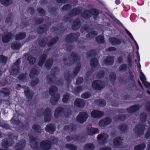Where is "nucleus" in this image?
<instances>
[{
  "mask_svg": "<svg viewBox=\"0 0 150 150\" xmlns=\"http://www.w3.org/2000/svg\"><path fill=\"white\" fill-rule=\"evenodd\" d=\"M81 67V64L80 63L77 64L76 66L73 69L71 72L69 71H67L64 73V76L65 80L68 82H70L71 79L75 78L77 75Z\"/></svg>",
  "mask_w": 150,
  "mask_h": 150,
  "instance_id": "f257e3e1",
  "label": "nucleus"
},
{
  "mask_svg": "<svg viewBox=\"0 0 150 150\" xmlns=\"http://www.w3.org/2000/svg\"><path fill=\"white\" fill-rule=\"evenodd\" d=\"M79 59V56L75 53H73L68 57H64L62 61L64 65L70 66L73 64L76 61Z\"/></svg>",
  "mask_w": 150,
  "mask_h": 150,
  "instance_id": "f03ea898",
  "label": "nucleus"
},
{
  "mask_svg": "<svg viewBox=\"0 0 150 150\" xmlns=\"http://www.w3.org/2000/svg\"><path fill=\"white\" fill-rule=\"evenodd\" d=\"M10 139L7 140L6 139H4L1 143L2 146L5 148L7 147L12 145L14 143V142L13 141L12 139H16L17 138V137L14 136L12 134H9L8 135Z\"/></svg>",
  "mask_w": 150,
  "mask_h": 150,
  "instance_id": "7ed1b4c3",
  "label": "nucleus"
},
{
  "mask_svg": "<svg viewBox=\"0 0 150 150\" xmlns=\"http://www.w3.org/2000/svg\"><path fill=\"white\" fill-rule=\"evenodd\" d=\"M81 12V9L79 8H75L71 10L68 13V17L67 15L64 17V19L66 21H71L70 17L75 16L79 14Z\"/></svg>",
  "mask_w": 150,
  "mask_h": 150,
  "instance_id": "20e7f679",
  "label": "nucleus"
},
{
  "mask_svg": "<svg viewBox=\"0 0 150 150\" xmlns=\"http://www.w3.org/2000/svg\"><path fill=\"white\" fill-rule=\"evenodd\" d=\"M21 62L20 58L18 59L11 67L10 73L12 75H16L20 73L19 65Z\"/></svg>",
  "mask_w": 150,
  "mask_h": 150,
  "instance_id": "39448f33",
  "label": "nucleus"
},
{
  "mask_svg": "<svg viewBox=\"0 0 150 150\" xmlns=\"http://www.w3.org/2000/svg\"><path fill=\"white\" fill-rule=\"evenodd\" d=\"M80 35L79 33H71L69 34L65 38V40L67 42H71L73 41H76L77 43H79V41L77 40L78 37Z\"/></svg>",
  "mask_w": 150,
  "mask_h": 150,
  "instance_id": "423d86ee",
  "label": "nucleus"
},
{
  "mask_svg": "<svg viewBox=\"0 0 150 150\" xmlns=\"http://www.w3.org/2000/svg\"><path fill=\"white\" fill-rule=\"evenodd\" d=\"M58 71V68L56 67L53 68L51 70L50 74L48 75L47 77L46 80L48 83L50 84H53V79H56L55 74Z\"/></svg>",
  "mask_w": 150,
  "mask_h": 150,
  "instance_id": "0eeeda50",
  "label": "nucleus"
},
{
  "mask_svg": "<svg viewBox=\"0 0 150 150\" xmlns=\"http://www.w3.org/2000/svg\"><path fill=\"white\" fill-rule=\"evenodd\" d=\"M108 137V135L105 133H102L98 134L97 136V139L99 144L103 145L105 144Z\"/></svg>",
  "mask_w": 150,
  "mask_h": 150,
  "instance_id": "6e6552de",
  "label": "nucleus"
},
{
  "mask_svg": "<svg viewBox=\"0 0 150 150\" xmlns=\"http://www.w3.org/2000/svg\"><path fill=\"white\" fill-rule=\"evenodd\" d=\"M92 86L94 89L99 90L103 89L104 87L103 82L100 80H96L92 84Z\"/></svg>",
  "mask_w": 150,
  "mask_h": 150,
  "instance_id": "1a4fd4ad",
  "label": "nucleus"
},
{
  "mask_svg": "<svg viewBox=\"0 0 150 150\" xmlns=\"http://www.w3.org/2000/svg\"><path fill=\"white\" fill-rule=\"evenodd\" d=\"M44 121L46 122L50 121L52 117L51 111L50 108H47L44 112Z\"/></svg>",
  "mask_w": 150,
  "mask_h": 150,
  "instance_id": "9d476101",
  "label": "nucleus"
},
{
  "mask_svg": "<svg viewBox=\"0 0 150 150\" xmlns=\"http://www.w3.org/2000/svg\"><path fill=\"white\" fill-rule=\"evenodd\" d=\"M52 145L51 142L49 140L43 141L41 142L40 147L43 150L50 149Z\"/></svg>",
  "mask_w": 150,
  "mask_h": 150,
  "instance_id": "9b49d317",
  "label": "nucleus"
},
{
  "mask_svg": "<svg viewBox=\"0 0 150 150\" xmlns=\"http://www.w3.org/2000/svg\"><path fill=\"white\" fill-rule=\"evenodd\" d=\"M30 143L31 147L35 150H38L39 146L38 144V142L36 140L37 138L33 136H30Z\"/></svg>",
  "mask_w": 150,
  "mask_h": 150,
  "instance_id": "f8f14e48",
  "label": "nucleus"
},
{
  "mask_svg": "<svg viewBox=\"0 0 150 150\" xmlns=\"http://www.w3.org/2000/svg\"><path fill=\"white\" fill-rule=\"evenodd\" d=\"M88 117L87 114L85 112H80L77 117V120L79 122L83 123L84 122Z\"/></svg>",
  "mask_w": 150,
  "mask_h": 150,
  "instance_id": "ddd939ff",
  "label": "nucleus"
},
{
  "mask_svg": "<svg viewBox=\"0 0 150 150\" xmlns=\"http://www.w3.org/2000/svg\"><path fill=\"white\" fill-rule=\"evenodd\" d=\"M111 122V118L106 117L100 120L99 122V125L101 127H105L110 124Z\"/></svg>",
  "mask_w": 150,
  "mask_h": 150,
  "instance_id": "4468645a",
  "label": "nucleus"
},
{
  "mask_svg": "<svg viewBox=\"0 0 150 150\" xmlns=\"http://www.w3.org/2000/svg\"><path fill=\"white\" fill-rule=\"evenodd\" d=\"M12 36L13 34L11 33H5L2 36V41L4 43H7L9 41Z\"/></svg>",
  "mask_w": 150,
  "mask_h": 150,
  "instance_id": "2eb2a0df",
  "label": "nucleus"
},
{
  "mask_svg": "<svg viewBox=\"0 0 150 150\" xmlns=\"http://www.w3.org/2000/svg\"><path fill=\"white\" fill-rule=\"evenodd\" d=\"M23 58L26 59L30 64H33L35 62V58L29 54H24Z\"/></svg>",
  "mask_w": 150,
  "mask_h": 150,
  "instance_id": "dca6fc26",
  "label": "nucleus"
},
{
  "mask_svg": "<svg viewBox=\"0 0 150 150\" xmlns=\"http://www.w3.org/2000/svg\"><path fill=\"white\" fill-rule=\"evenodd\" d=\"M25 89L24 93L26 97L28 99H31L33 95V92L30 90L29 88L27 86L22 87Z\"/></svg>",
  "mask_w": 150,
  "mask_h": 150,
  "instance_id": "f3484780",
  "label": "nucleus"
},
{
  "mask_svg": "<svg viewBox=\"0 0 150 150\" xmlns=\"http://www.w3.org/2000/svg\"><path fill=\"white\" fill-rule=\"evenodd\" d=\"M114 56H108L106 57L104 60V63L107 65H111L114 62Z\"/></svg>",
  "mask_w": 150,
  "mask_h": 150,
  "instance_id": "a211bd4d",
  "label": "nucleus"
},
{
  "mask_svg": "<svg viewBox=\"0 0 150 150\" xmlns=\"http://www.w3.org/2000/svg\"><path fill=\"white\" fill-rule=\"evenodd\" d=\"M82 25L81 22L79 19H75L73 23V24L72 26V29L76 30L79 28Z\"/></svg>",
  "mask_w": 150,
  "mask_h": 150,
  "instance_id": "6ab92c4d",
  "label": "nucleus"
},
{
  "mask_svg": "<svg viewBox=\"0 0 150 150\" xmlns=\"http://www.w3.org/2000/svg\"><path fill=\"white\" fill-rule=\"evenodd\" d=\"M55 127L54 125L50 123L47 124L45 128L46 131L49 132L50 134H52L55 130Z\"/></svg>",
  "mask_w": 150,
  "mask_h": 150,
  "instance_id": "aec40b11",
  "label": "nucleus"
},
{
  "mask_svg": "<svg viewBox=\"0 0 150 150\" xmlns=\"http://www.w3.org/2000/svg\"><path fill=\"white\" fill-rule=\"evenodd\" d=\"M84 105L85 103L83 100L81 99H76L74 102V105L79 108H83Z\"/></svg>",
  "mask_w": 150,
  "mask_h": 150,
  "instance_id": "412c9836",
  "label": "nucleus"
},
{
  "mask_svg": "<svg viewBox=\"0 0 150 150\" xmlns=\"http://www.w3.org/2000/svg\"><path fill=\"white\" fill-rule=\"evenodd\" d=\"M140 79L144 86L147 88L150 89V83L145 81L146 78L143 73L140 71Z\"/></svg>",
  "mask_w": 150,
  "mask_h": 150,
  "instance_id": "4be33fe9",
  "label": "nucleus"
},
{
  "mask_svg": "<svg viewBox=\"0 0 150 150\" xmlns=\"http://www.w3.org/2000/svg\"><path fill=\"white\" fill-rule=\"evenodd\" d=\"M145 130V126L142 125H139L135 127L134 130L135 132L140 134L143 133Z\"/></svg>",
  "mask_w": 150,
  "mask_h": 150,
  "instance_id": "5701e85b",
  "label": "nucleus"
},
{
  "mask_svg": "<svg viewBox=\"0 0 150 150\" xmlns=\"http://www.w3.org/2000/svg\"><path fill=\"white\" fill-rule=\"evenodd\" d=\"M26 144V142L25 140H23L17 144L16 146V150H23V148Z\"/></svg>",
  "mask_w": 150,
  "mask_h": 150,
  "instance_id": "b1692460",
  "label": "nucleus"
},
{
  "mask_svg": "<svg viewBox=\"0 0 150 150\" xmlns=\"http://www.w3.org/2000/svg\"><path fill=\"white\" fill-rule=\"evenodd\" d=\"M139 108V105H134L131 106L127 109V111L129 113H132L136 112Z\"/></svg>",
  "mask_w": 150,
  "mask_h": 150,
  "instance_id": "393cba45",
  "label": "nucleus"
},
{
  "mask_svg": "<svg viewBox=\"0 0 150 150\" xmlns=\"http://www.w3.org/2000/svg\"><path fill=\"white\" fill-rule=\"evenodd\" d=\"M60 98V95L57 94L54 96H52L50 100V102L52 105H55Z\"/></svg>",
  "mask_w": 150,
  "mask_h": 150,
  "instance_id": "a878e982",
  "label": "nucleus"
},
{
  "mask_svg": "<svg viewBox=\"0 0 150 150\" xmlns=\"http://www.w3.org/2000/svg\"><path fill=\"white\" fill-rule=\"evenodd\" d=\"M111 43L113 45H119L121 44L122 40H120L115 38H112L109 39Z\"/></svg>",
  "mask_w": 150,
  "mask_h": 150,
  "instance_id": "bb28decb",
  "label": "nucleus"
},
{
  "mask_svg": "<svg viewBox=\"0 0 150 150\" xmlns=\"http://www.w3.org/2000/svg\"><path fill=\"white\" fill-rule=\"evenodd\" d=\"M91 115L94 117H100L104 115L103 112L96 110L92 111L91 113Z\"/></svg>",
  "mask_w": 150,
  "mask_h": 150,
  "instance_id": "cd10ccee",
  "label": "nucleus"
},
{
  "mask_svg": "<svg viewBox=\"0 0 150 150\" xmlns=\"http://www.w3.org/2000/svg\"><path fill=\"white\" fill-rule=\"evenodd\" d=\"M63 112V109L62 107L57 108L55 110L54 113V117L57 118L62 114Z\"/></svg>",
  "mask_w": 150,
  "mask_h": 150,
  "instance_id": "c85d7f7f",
  "label": "nucleus"
},
{
  "mask_svg": "<svg viewBox=\"0 0 150 150\" xmlns=\"http://www.w3.org/2000/svg\"><path fill=\"white\" fill-rule=\"evenodd\" d=\"M58 91L57 88L55 86L52 85L50 87L49 91L50 94L52 96L55 95Z\"/></svg>",
  "mask_w": 150,
  "mask_h": 150,
  "instance_id": "c756f323",
  "label": "nucleus"
},
{
  "mask_svg": "<svg viewBox=\"0 0 150 150\" xmlns=\"http://www.w3.org/2000/svg\"><path fill=\"white\" fill-rule=\"evenodd\" d=\"M98 132V130L96 128H88L86 130L87 134L89 135H93Z\"/></svg>",
  "mask_w": 150,
  "mask_h": 150,
  "instance_id": "7c9ffc66",
  "label": "nucleus"
},
{
  "mask_svg": "<svg viewBox=\"0 0 150 150\" xmlns=\"http://www.w3.org/2000/svg\"><path fill=\"white\" fill-rule=\"evenodd\" d=\"M122 137H117L113 140L114 144L115 146H120L122 144Z\"/></svg>",
  "mask_w": 150,
  "mask_h": 150,
  "instance_id": "2f4dec72",
  "label": "nucleus"
},
{
  "mask_svg": "<svg viewBox=\"0 0 150 150\" xmlns=\"http://www.w3.org/2000/svg\"><path fill=\"white\" fill-rule=\"evenodd\" d=\"M47 28V25H41L38 28L37 32L38 33L42 34L46 31Z\"/></svg>",
  "mask_w": 150,
  "mask_h": 150,
  "instance_id": "473e14b6",
  "label": "nucleus"
},
{
  "mask_svg": "<svg viewBox=\"0 0 150 150\" xmlns=\"http://www.w3.org/2000/svg\"><path fill=\"white\" fill-rule=\"evenodd\" d=\"M32 128L35 132L39 133H41L42 131L40 126L37 124H33L32 126Z\"/></svg>",
  "mask_w": 150,
  "mask_h": 150,
  "instance_id": "72a5a7b5",
  "label": "nucleus"
},
{
  "mask_svg": "<svg viewBox=\"0 0 150 150\" xmlns=\"http://www.w3.org/2000/svg\"><path fill=\"white\" fill-rule=\"evenodd\" d=\"M98 34L97 31L94 30H92L88 33L86 35V37L88 39H90L93 38L95 36Z\"/></svg>",
  "mask_w": 150,
  "mask_h": 150,
  "instance_id": "f704fd0d",
  "label": "nucleus"
},
{
  "mask_svg": "<svg viewBox=\"0 0 150 150\" xmlns=\"http://www.w3.org/2000/svg\"><path fill=\"white\" fill-rule=\"evenodd\" d=\"M53 62V60L52 59H49L46 61L45 64V66L47 69H50L52 66Z\"/></svg>",
  "mask_w": 150,
  "mask_h": 150,
  "instance_id": "c9c22d12",
  "label": "nucleus"
},
{
  "mask_svg": "<svg viewBox=\"0 0 150 150\" xmlns=\"http://www.w3.org/2000/svg\"><path fill=\"white\" fill-rule=\"evenodd\" d=\"M21 45L20 43L17 42H13L12 43L11 47L13 50H19L21 47Z\"/></svg>",
  "mask_w": 150,
  "mask_h": 150,
  "instance_id": "e433bc0d",
  "label": "nucleus"
},
{
  "mask_svg": "<svg viewBox=\"0 0 150 150\" xmlns=\"http://www.w3.org/2000/svg\"><path fill=\"white\" fill-rule=\"evenodd\" d=\"M95 146L92 143H88L84 146V150H93L95 149Z\"/></svg>",
  "mask_w": 150,
  "mask_h": 150,
  "instance_id": "4c0bfd02",
  "label": "nucleus"
},
{
  "mask_svg": "<svg viewBox=\"0 0 150 150\" xmlns=\"http://www.w3.org/2000/svg\"><path fill=\"white\" fill-rule=\"evenodd\" d=\"M26 35V33L24 32L20 33L19 34L15 35L16 39L20 40L24 39L25 38Z\"/></svg>",
  "mask_w": 150,
  "mask_h": 150,
  "instance_id": "58836bf2",
  "label": "nucleus"
},
{
  "mask_svg": "<svg viewBox=\"0 0 150 150\" xmlns=\"http://www.w3.org/2000/svg\"><path fill=\"white\" fill-rule=\"evenodd\" d=\"M58 39L59 38L57 37H55L54 38L52 39L48 43V47H50L53 46L57 42L58 40Z\"/></svg>",
  "mask_w": 150,
  "mask_h": 150,
  "instance_id": "ea45409f",
  "label": "nucleus"
},
{
  "mask_svg": "<svg viewBox=\"0 0 150 150\" xmlns=\"http://www.w3.org/2000/svg\"><path fill=\"white\" fill-rule=\"evenodd\" d=\"M98 63V60L96 58L91 59L90 61V65L92 68H95Z\"/></svg>",
  "mask_w": 150,
  "mask_h": 150,
  "instance_id": "a19ab883",
  "label": "nucleus"
},
{
  "mask_svg": "<svg viewBox=\"0 0 150 150\" xmlns=\"http://www.w3.org/2000/svg\"><path fill=\"white\" fill-rule=\"evenodd\" d=\"M11 121L12 124L16 125L18 124L20 122V121L18 119V115H14Z\"/></svg>",
  "mask_w": 150,
  "mask_h": 150,
  "instance_id": "79ce46f5",
  "label": "nucleus"
},
{
  "mask_svg": "<svg viewBox=\"0 0 150 150\" xmlns=\"http://www.w3.org/2000/svg\"><path fill=\"white\" fill-rule=\"evenodd\" d=\"M81 16L85 18H89L91 16L90 10H85L82 13Z\"/></svg>",
  "mask_w": 150,
  "mask_h": 150,
  "instance_id": "37998d69",
  "label": "nucleus"
},
{
  "mask_svg": "<svg viewBox=\"0 0 150 150\" xmlns=\"http://www.w3.org/2000/svg\"><path fill=\"white\" fill-rule=\"evenodd\" d=\"M145 147L146 145L145 144L142 143L135 146L134 149L135 150H144Z\"/></svg>",
  "mask_w": 150,
  "mask_h": 150,
  "instance_id": "c03bdc74",
  "label": "nucleus"
},
{
  "mask_svg": "<svg viewBox=\"0 0 150 150\" xmlns=\"http://www.w3.org/2000/svg\"><path fill=\"white\" fill-rule=\"evenodd\" d=\"M66 139L67 141L69 142L71 141L72 140L76 141L79 139V137L76 135H74L73 136L70 135L67 137H66Z\"/></svg>",
  "mask_w": 150,
  "mask_h": 150,
  "instance_id": "a18cd8bd",
  "label": "nucleus"
},
{
  "mask_svg": "<svg viewBox=\"0 0 150 150\" xmlns=\"http://www.w3.org/2000/svg\"><path fill=\"white\" fill-rule=\"evenodd\" d=\"M1 95H4L6 96H8L10 94L9 90L6 88H2L0 91Z\"/></svg>",
  "mask_w": 150,
  "mask_h": 150,
  "instance_id": "49530a36",
  "label": "nucleus"
},
{
  "mask_svg": "<svg viewBox=\"0 0 150 150\" xmlns=\"http://www.w3.org/2000/svg\"><path fill=\"white\" fill-rule=\"evenodd\" d=\"M46 57L47 55L46 54H42L38 62V65L39 66H41L43 64Z\"/></svg>",
  "mask_w": 150,
  "mask_h": 150,
  "instance_id": "de8ad7c7",
  "label": "nucleus"
},
{
  "mask_svg": "<svg viewBox=\"0 0 150 150\" xmlns=\"http://www.w3.org/2000/svg\"><path fill=\"white\" fill-rule=\"evenodd\" d=\"M65 146L67 148L71 150H76L77 147L74 144H66Z\"/></svg>",
  "mask_w": 150,
  "mask_h": 150,
  "instance_id": "09e8293b",
  "label": "nucleus"
},
{
  "mask_svg": "<svg viewBox=\"0 0 150 150\" xmlns=\"http://www.w3.org/2000/svg\"><path fill=\"white\" fill-rule=\"evenodd\" d=\"M95 102L96 103L99 105L100 106H104L106 105L105 101L102 99L95 100Z\"/></svg>",
  "mask_w": 150,
  "mask_h": 150,
  "instance_id": "8fccbe9b",
  "label": "nucleus"
},
{
  "mask_svg": "<svg viewBox=\"0 0 150 150\" xmlns=\"http://www.w3.org/2000/svg\"><path fill=\"white\" fill-rule=\"evenodd\" d=\"M47 39L46 38H44L42 40L40 41L39 42V45L41 47H44L46 46L47 42Z\"/></svg>",
  "mask_w": 150,
  "mask_h": 150,
  "instance_id": "3c124183",
  "label": "nucleus"
},
{
  "mask_svg": "<svg viewBox=\"0 0 150 150\" xmlns=\"http://www.w3.org/2000/svg\"><path fill=\"white\" fill-rule=\"evenodd\" d=\"M12 0H1V4L4 6H8L12 4Z\"/></svg>",
  "mask_w": 150,
  "mask_h": 150,
  "instance_id": "603ef678",
  "label": "nucleus"
},
{
  "mask_svg": "<svg viewBox=\"0 0 150 150\" xmlns=\"http://www.w3.org/2000/svg\"><path fill=\"white\" fill-rule=\"evenodd\" d=\"M38 71L35 69L33 68L31 71L29 76L31 78H33L35 75L38 74Z\"/></svg>",
  "mask_w": 150,
  "mask_h": 150,
  "instance_id": "864d4df0",
  "label": "nucleus"
},
{
  "mask_svg": "<svg viewBox=\"0 0 150 150\" xmlns=\"http://www.w3.org/2000/svg\"><path fill=\"white\" fill-rule=\"evenodd\" d=\"M82 90V86H80L76 87L73 90V93L75 94H77L79 93Z\"/></svg>",
  "mask_w": 150,
  "mask_h": 150,
  "instance_id": "5fc2aeb1",
  "label": "nucleus"
},
{
  "mask_svg": "<svg viewBox=\"0 0 150 150\" xmlns=\"http://www.w3.org/2000/svg\"><path fill=\"white\" fill-rule=\"evenodd\" d=\"M69 98L70 95L69 93H67L63 96L62 100L64 103H67Z\"/></svg>",
  "mask_w": 150,
  "mask_h": 150,
  "instance_id": "6e6d98bb",
  "label": "nucleus"
},
{
  "mask_svg": "<svg viewBox=\"0 0 150 150\" xmlns=\"http://www.w3.org/2000/svg\"><path fill=\"white\" fill-rule=\"evenodd\" d=\"M97 42L99 43H103L104 42V38L102 36H98L96 38Z\"/></svg>",
  "mask_w": 150,
  "mask_h": 150,
  "instance_id": "4d7b16f0",
  "label": "nucleus"
},
{
  "mask_svg": "<svg viewBox=\"0 0 150 150\" xmlns=\"http://www.w3.org/2000/svg\"><path fill=\"white\" fill-rule=\"evenodd\" d=\"M125 119V116L124 115H117L115 117V119L116 121H123Z\"/></svg>",
  "mask_w": 150,
  "mask_h": 150,
  "instance_id": "13d9d810",
  "label": "nucleus"
},
{
  "mask_svg": "<svg viewBox=\"0 0 150 150\" xmlns=\"http://www.w3.org/2000/svg\"><path fill=\"white\" fill-rule=\"evenodd\" d=\"M71 8V6L69 4H66L63 6L61 8V11L62 12H63L64 11L69 10Z\"/></svg>",
  "mask_w": 150,
  "mask_h": 150,
  "instance_id": "bf43d9fd",
  "label": "nucleus"
},
{
  "mask_svg": "<svg viewBox=\"0 0 150 150\" xmlns=\"http://www.w3.org/2000/svg\"><path fill=\"white\" fill-rule=\"evenodd\" d=\"M147 119L146 115L144 113L141 114L140 116V120L142 123L145 122Z\"/></svg>",
  "mask_w": 150,
  "mask_h": 150,
  "instance_id": "052dcab7",
  "label": "nucleus"
},
{
  "mask_svg": "<svg viewBox=\"0 0 150 150\" xmlns=\"http://www.w3.org/2000/svg\"><path fill=\"white\" fill-rule=\"evenodd\" d=\"M90 10V11L91 13V15H93L94 16H97L99 14V11L98 10L92 8Z\"/></svg>",
  "mask_w": 150,
  "mask_h": 150,
  "instance_id": "680f3d73",
  "label": "nucleus"
},
{
  "mask_svg": "<svg viewBox=\"0 0 150 150\" xmlns=\"http://www.w3.org/2000/svg\"><path fill=\"white\" fill-rule=\"evenodd\" d=\"M57 78H56L55 79H53V83H55L57 85H62L63 82V80L62 79H59L57 80Z\"/></svg>",
  "mask_w": 150,
  "mask_h": 150,
  "instance_id": "e2e57ef3",
  "label": "nucleus"
},
{
  "mask_svg": "<svg viewBox=\"0 0 150 150\" xmlns=\"http://www.w3.org/2000/svg\"><path fill=\"white\" fill-rule=\"evenodd\" d=\"M89 29V26L87 25H84L82 26L81 29V33H83L84 31L88 32Z\"/></svg>",
  "mask_w": 150,
  "mask_h": 150,
  "instance_id": "0e129e2a",
  "label": "nucleus"
},
{
  "mask_svg": "<svg viewBox=\"0 0 150 150\" xmlns=\"http://www.w3.org/2000/svg\"><path fill=\"white\" fill-rule=\"evenodd\" d=\"M109 78L110 80L112 83H113L115 82L116 79V75L114 73H112L109 75Z\"/></svg>",
  "mask_w": 150,
  "mask_h": 150,
  "instance_id": "69168bd1",
  "label": "nucleus"
},
{
  "mask_svg": "<svg viewBox=\"0 0 150 150\" xmlns=\"http://www.w3.org/2000/svg\"><path fill=\"white\" fill-rule=\"evenodd\" d=\"M127 67L125 64H123L121 65L119 67V70L120 71H124L127 70Z\"/></svg>",
  "mask_w": 150,
  "mask_h": 150,
  "instance_id": "338daca9",
  "label": "nucleus"
},
{
  "mask_svg": "<svg viewBox=\"0 0 150 150\" xmlns=\"http://www.w3.org/2000/svg\"><path fill=\"white\" fill-rule=\"evenodd\" d=\"M95 52L94 50H91L86 53L87 57H92L95 55Z\"/></svg>",
  "mask_w": 150,
  "mask_h": 150,
  "instance_id": "774afa93",
  "label": "nucleus"
}]
</instances>
